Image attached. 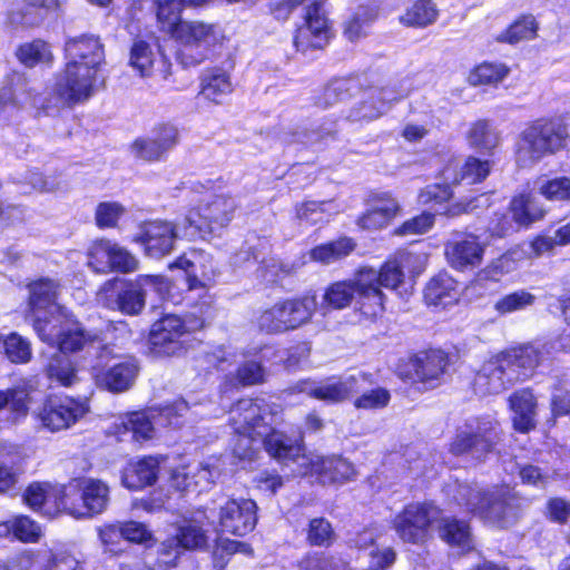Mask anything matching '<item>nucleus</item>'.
<instances>
[{
    "label": "nucleus",
    "mask_w": 570,
    "mask_h": 570,
    "mask_svg": "<svg viewBox=\"0 0 570 570\" xmlns=\"http://www.w3.org/2000/svg\"><path fill=\"white\" fill-rule=\"evenodd\" d=\"M278 412L279 406L271 405L263 399L239 400L230 409L228 419L236 434L234 454L240 460H250L255 443L262 440L267 453L281 462L297 455L301 450L298 438H289L276 430L269 432V425L275 422Z\"/></svg>",
    "instance_id": "obj_1"
},
{
    "label": "nucleus",
    "mask_w": 570,
    "mask_h": 570,
    "mask_svg": "<svg viewBox=\"0 0 570 570\" xmlns=\"http://www.w3.org/2000/svg\"><path fill=\"white\" fill-rule=\"evenodd\" d=\"M67 63L57 77L49 98H45L46 110L72 107L87 101L95 92L97 71L104 62L102 45L97 37L80 36L66 42Z\"/></svg>",
    "instance_id": "obj_2"
},
{
    "label": "nucleus",
    "mask_w": 570,
    "mask_h": 570,
    "mask_svg": "<svg viewBox=\"0 0 570 570\" xmlns=\"http://www.w3.org/2000/svg\"><path fill=\"white\" fill-rule=\"evenodd\" d=\"M59 285L38 278V336L61 352H77L96 338L86 333L73 315L58 303Z\"/></svg>",
    "instance_id": "obj_3"
},
{
    "label": "nucleus",
    "mask_w": 570,
    "mask_h": 570,
    "mask_svg": "<svg viewBox=\"0 0 570 570\" xmlns=\"http://www.w3.org/2000/svg\"><path fill=\"white\" fill-rule=\"evenodd\" d=\"M492 161L481 160L476 157H468L464 164L459 167L456 164H449L441 171L443 184H434L422 189L417 196V203L423 206L433 205L440 208L435 210L449 217L471 213L479 207L489 206V195L481 194L469 200H460L450 205L445 204L452 198L451 185H458L463 180L469 184L483 181L490 174Z\"/></svg>",
    "instance_id": "obj_4"
},
{
    "label": "nucleus",
    "mask_w": 570,
    "mask_h": 570,
    "mask_svg": "<svg viewBox=\"0 0 570 570\" xmlns=\"http://www.w3.org/2000/svg\"><path fill=\"white\" fill-rule=\"evenodd\" d=\"M189 193L194 205L184 217V235L187 238H205L230 223L237 204L222 183H193Z\"/></svg>",
    "instance_id": "obj_5"
},
{
    "label": "nucleus",
    "mask_w": 570,
    "mask_h": 570,
    "mask_svg": "<svg viewBox=\"0 0 570 570\" xmlns=\"http://www.w3.org/2000/svg\"><path fill=\"white\" fill-rule=\"evenodd\" d=\"M428 257L422 253L400 252L387 259L379 271L372 267L358 269V282L363 289L364 308L377 317L384 312L385 295L381 287L396 289L404 283L405 276L415 277L426 266Z\"/></svg>",
    "instance_id": "obj_6"
},
{
    "label": "nucleus",
    "mask_w": 570,
    "mask_h": 570,
    "mask_svg": "<svg viewBox=\"0 0 570 570\" xmlns=\"http://www.w3.org/2000/svg\"><path fill=\"white\" fill-rule=\"evenodd\" d=\"M170 38L177 43V60L187 68L212 58L225 40L217 24L188 20L180 23Z\"/></svg>",
    "instance_id": "obj_7"
},
{
    "label": "nucleus",
    "mask_w": 570,
    "mask_h": 570,
    "mask_svg": "<svg viewBox=\"0 0 570 570\" xmlns=\"http://www.w3.org/2000/svg\"><path fill=\"white\" fill-rule=\"evenodd\" d=\"M566 127L552 119H539L521 131L515 144L517 161L522 167L532 166L566 146Z\"/></svg>",
    "instance_id": "obj_8"
},
{
    "label": "nucleus",
    "mask_w": 570,
    "mask_h": 570,
    "mask_svg": "<svg viewBox=\"0 0 570 570\" xmlns=\"http://www.w3.org/2000/svg\"><path fill=\"white\" fill-rule=\"evenodd\" d=\"M170 282L158 275H141L134 283H107L99 293L101 302L126 314H138L145 305V296L155 293L160 299H169Z\"/></svg>",
    "instance_id": "obj_9"
},
{
    "label": "nucleus",
    "mask_w": 570,
    "mask_h": 570,
    "mask_svg": "<svg viewBox=\"0 0 570 570\" xmlns=\"http://www.w3.org/2000/svg\"><path fill=\"white\" fill-rule=\"evenodd\" d=\"M459 505L487 523L505 528L517 519L514 497L509 489L482 491L470 485H459L455 497Z\"/></svg>",
    "instance_id": "obj_10"
},
{
    "label": "nucleus",
    "mask_w": 570,
    "mask_h": 570,
    "mask_svg": "<svg viewBox=\"0 0 570 570\" xmlns=\"http://www.w3.org/2000/svg\"><path fill=\"white\" fill-rule=\"evenodd\" d=\"M189 411L184 400L164 409H148L120 417L114 423L112 433L120 440L130 435L137 442L147 441L156 435L159 426H178V419Z\"/></svg>",
    "instance_id": "obj_11"
},
{
    "label": "nucleus",
    "mask_w": 570,
    "mask_h": 570,
    "mask_svg": "<svg viewBox=\"0 0 570 570\" xmlns=\"http://www.w3.org/2000/svg\"><path fill=\"white\" fill-rule=\"evenodd\" d=\"M316 306V296L313 294H307L297 299L278 302L261 314L258 325L268 333L295 330L309 322Z\"/></svg>",
    "instance_id": "obj_12"
},
{
    "label": "nucleus",
    "mask_w": 570,
    "mask_h": 570,
    "mask_svg": "<svg viewBox=\"0 0 570 570\" xmlns=\"http://www.w3.org/2000/svg\"><path fill=\"white\" fill-rule=\"evenodd\" d=\"M204 510H197L191 518L180 527L176 538L164 541L159 548L158 562L166 569L177 566L184 550H196L207 547L208 538L203 524L208 521Z\"/></svg>",
    "instance_id": "obj_13"
},
{
    "label": "nucleus",
    "mask_w": 570,
    "mask_h": 570,
    "mask_svg": "<svg viewBox=\"0 0 570 570\" xmlns=\"http://www.w3.org/2000/svg\"><path fill=\"white\" fill-rule=\"evenodd\" d=\"M498 423L488 421H471L460 428L450 443V452L455 455H469L482 460L491 453L498 439Z\"/></svg>",
    "instance_id": "obj_14"
},
{
    "label": "nucleus",
    "mask_w": 570,
    "mask_h": 570,
    "mask_svg": "<svg viewBox=\"0 0 570 570\" xmlns=\"http://www.w3.org/2000/svg\"><path fill=\"white\" fill-rule=\"evenodd\" d=\"M128 63L144 79L163 81L171 75V62L155 39H135Z\"/></svg>",
    "instance_id": "obj_15"
},
{
    "label": "nucleus",
    "mask_w": 570,
    "mask_h": 570,
    "mask_svg": "<svg viewBox=\"0 0 570 570\" xmlns=\"http://www.w3.org/2000/svg\"><path fill=\"white\" fill-rule=\"evenodd\" d=\"M440 514L441 511L432 503H411L394 518L393 529L403 542L420 544L428 539L429 528Z\"/></svg>",
    "instance_id": "obj_16"
},
{
    "label": "nucleus",
    "mask_w": 570,
    "mask_h": 570,
    "mask_svg": "<svg viewBox=\"0 0 570 570\" xmlns=\"http://www.w3.org/2000/svg\"><path fill=\"white\" fill-rule=\"evenodd\" d=\"M286 461L296 462L298 474L313 476L322 484L341 483L354 475V468L348 461L336 456L305 455L302 454V449L297 455L288 456Z\"/></svg>",
    "instance_id": "obj_17"
},
{
    "label": "nucleus",
    "mask_w": 570,
    "mask_h": 570,
    "mask_svg": "<svg viewBox=\"0 0 570 570\" xmlns=\"http://www.w3.org/2000/svg\"><path fill=\"white\" fill-rule=\"evenodd\" d=\"M184 218L177 224L168 220L146 222L139 227L134 242L144 247V252L151 258H161L170 254L176 239L184 235Z\"/></svg>",
    "instance_id": "obj_18"
},
{
    "label": "nucleus",
    "mask_w": 570,
    "mask_h": 570,
    "mask_svg": "<svg viewBox=\"0 0 570 570\" xmlns=\"http://www.w3.org/2000/svg\"><path fill=\"white\" fill-rule=\"evenodd\" d=\"M364 381L365 375L362 373L331 376L320 382L301 381L294 386V390L324 403L336 404L350 399L360 390L361 382Z\"/></svg>",
    "instance_id": "obj_19"
},
{
    "label": "nucleus",
    "mask_w": 570,
    "mask_h": 570,
    "mask_svg": "<svg viewBox=\"0 0 570 570\" xmlns=\"http://www.w3.org/2000/svg\"><path fill=\"white\" fill-rule=\"evenodd\" d=\"M218 509V525L223 532L245 535L252 532L257 523V504L245 498H220L215 502Z\"/></svg>",
    "instance_id": "obj_20"
},
{
    "label": "nucleus",
    "mask_w": 570,
    "mask_h": 570,
    "mask_svg": "<svg viewBox=\"0 0 570 570\" xmlns=\"http://www.w3.org/2000/svg\"><path fill=\"white\" fill-rule=\"evenodd\" d=\"M405 95V91L399 90L394 86L368 87L361 92L360 98L353 104L347 119L353 122L375 120Z\"/></svg>",
    "instance_id": "obj_21"
},
{
    "label": "nucleus",
    "mask_w": 570,
    "mask_h": 570,
    "mask_svg": "<svg viewBox=\"0 0 570 570\" xmlns=\"http://www.w3.org/2000/svg\"><path fill=\"white\" fill-rule=\"evenodd\" d=\"M89 411L86 400H77L67 395H51L38 414L45 428L51 431L67 429L83 417Z\"/></svg>",
    "instance_id": "obj_22"
},
{
    "label": "nucleus",
    "mask_w": 570,
    "mask_h": 570,
    "mask_svg": "<svg viewBox=\"0 0 570 570\" xmlns=\"http://www.w3.org/2000/svg\"><path fill=\"white\" fill-rule=\"evenodd\" d=\"M520 380L517 370L510 366L503 353L487 360L474 379L475 392L481 395L499 394Z\"/></svg>",
    "instance_id": "obj_23"
},
{
    "label": "nucleus",
    "mask_w": 570,
    "mask_h": 570,
    "mask_svg": "<svg viewBox=\"0 0 570 570\" xmlns=\"http://www.w3.org/2000/svg\"><path fill=\"white\" fill-rule=\"evenodd\" d=\"M324 0H305V22L298 27L294 45L299 51L323 48L330 37L327 19L322 12Z\"/></svg>",
    "instance_id": "obj_24"
},
{
    "label": "nucleus",
    "mask_w": 570,
    "mask_h": 570,
    "mask_svg": "<svg viewBox=\"0 0 570 570\" xmlns=\"http://www.w3.org/2000/svg\"><path fill=\"white\" fill-rule=\"evenodd\" d=\"M358 282V271L352 278L332 283L328 285L323 294L321 309L325 314L332 309H344L352 303L354 311L358 313L364 320L373 321L377 318L376 314H368L364 308L363 289H361Z\"/></svg>",
    "instance_id": "obj_25"
},
{
    "label": "nucleus",
    "mask_w": 570,
    "mask_h": 570,
    "mask_svg": "<svg viewBox=\"0 0 570 570\" xmlns=\"http://www.w3.org/2000/svg\"><path fill=\"white\" fill-rule=\"evenodd\" d=\"M77 487V483L70 482L66 485L38 483V513L52 518L65 512L79 519L83 511L72 499Z\"/></svg>",
    "instance_id": "obj_26"
},
{
    "label": "nucleus",
    "mask_w": 570,
    "mask_h": 570,
    "mask_svg": "<svg viewBox=\"0 0 570 570\" xmlns=\"http://www.w3.org/2000/svg\"><path fill=\"white\" fill-rule=\"evenodd\" d=\"M169 268H179L185 273L189 289L210 287L217 276V266L212 255L200 249L184 253Z\"/></svg>",
    "instance_id": "obj_27"
},
{
    "label": "nucleus",
    "mask_w": 570,
    "mask_h": 570,
    "mask_svg": "<svg viewBox=\"0 0 570 570\" xmlns=\"http://www.w3.org/2000/svg\"><path fill=\"white\" fill-rule=\"evenodd\" d=\"M220 475L219 459L198 464L181 465L173 470L169 483L180 493L206 489Z\"/></svg>",
    "instance_id": "obj_28"
},
{
    "label": "nucleus",
    "mask_w": 570,
    "mask_h": 570,
    "mask_svg": "<svg viewBox=\"0 0 570 570\" xmlns=\"http://www.w3.org/2000/svg\"><path fill=\"white\" fill-rule=\"evenodd\" d=\"M178 130L175 126L164 124L156 127L150 135L137 138L131 145L135 157L146 161H157L177 144Z\"/></svg>",
    "instance_id": "obj_29"
},
{
    "label": "nucleus",
    "mask_w": 570,
    "mask_h": 570,
    "mask_svg": "<svg viewBox=\"0 0 570 570\" xmlns=\"http://www.w3.org/2000/svg\"><path fill=\"white\" fill-rule=\"evenodd\" d=\"M186 334L184 321L177 315L168 314L153 325L150 343L158 353L173 355L181 350V338Z\"/></svg>",
    "instance_id": "obj_30"
},
{
    "label": "nucleus",
    "mask_w": 570,
    "mask_h": 570,
    "mask_svg": "<svg viewBox=\"0 0 570 570\" xmlns=\"http://www.w3.org/2000/svg\"><path fill=\"white\" fill-rule=\"evenodd\" d=\"M70 483H77V490L72 495L83 514L79 519L90 518L102 513L109 503V487L97 479H73Z\"/></svg>",
    "instance_id": "obj_31"
},
{
    "label": "nucleus",
    "mask_w": 570,
    "mask_h": 570,
    "mask_svg": "<svg viewBox=\"0 0 570 570\" xmlns=\"http://www.w3.org/2000/svg\"><path fill=\"white\" fill-rule=\"evenodd\" d=\"M112 363L104 368H96L94 377L98 386L114 393L128 390L137 375L138 366L134 358L112 357Z\"/></svg>",
    "instance_id": "obj_32"
},
{
    "label": "nucleus",
    "mask_w": 570,
    "mask_h": 570,
    "mask_svg": "<svg viewBox=\"0 0 570 570\" xmlns=\"http://www.w3.org/2000/svg\"><path fill=\"white\" fill-rule=\"evenodd\" d=\"M401 212L399 202L389 193L371 196L366 212L357 219L363 229L376 230L386 227Z\"/></svg>",
    "instance_id": "obj_33"
},
{
    "label": "nucleus",
    "mask_w": 570,
    "mask_h": 570,
    "mask_svg": "<svg viewBox=\"0 0 570 570\" xmlns=\"http://www.w3.org/2000/svg\"><path fill=\"white\" fill-rule=\"evenodd\" d=\"M485 245L472 234L449 242L445 245V255L449 264L458 269L465 271L479 266L483 259Z\"/></svg>",
    "instance_id": "obj_34"
},
{
    "label": "nucleus",
    "mask_w": 570,
    "mask_h": 570,
    "mask_svg": "<svg viewBox=\"0 0 570 570\" xmlns=\"http://www.w3.org/2000/svg\"><path fill=\"white\" fill-rule=\"evenodd\" d=\"M525 256L527 253L522 248H511L482 268L468 287V291L475 293L485 282H500L503 277L517 271L520 262L525 259Z\"/></svg>",
    "instance_id": "obj_35"
},
{
    "label": "nucleus",
    "mask_w": 570,
    "mask_h": 570,
    "mask_svg": "<svg viewBox=\"0 0 570 570\" xmlns=\"http://www.w3.org/2000/svg\"><path fill=\"white\" fill-rule=\"evenodd\" d=\"M161 458L144 456L129 461L121 472V484L129 490L153 485L160 471Z\"/></svg>",
    "instance_id": "obj_36"
},
{
    "label": "nucleus",
    "mask_w": 570,
    "mask_h": 570,
    "mask_svg": "<svg viewBox=\"0 0 570 570\" xmlns=\"http://www.w3.org/2000/svg\"><path fill=\"white\" fill-rule=\"evenodd\" d=\"M410 366L413 371V374L407 375L410 380L434 387L445 370L446 357L442 351H431L416 355L410 361Z\"/></svg>",
    "instance_id": "obj_37"
},
{
    "label": "nucleus",
    "mask_w": 570,
    "mask_h": 570,
    "mask_svg": "<svg viewBox=\"0 0 570 570\" xmlns=\"http://www.w3.org/2000/svg\"><path fill=\"white\" fill-rule=\"evenodd\" d=\"M460 289L458 282L448 273L434 276L425 286L424 299L428 305L446 308L459 302Z\"/></svg>",
    "instance_id": "obj_38"
},
{
    "label": "nucleus",
    "mask_w": 570,
    "mask_h": 570,
    "mask_svg": "<svg viewBox=\"0 0 570 570\" xmlns=\"http://www.w3.org/2000/svg\"><path fill=\"white\" fill-rule=\"evenodd\" d=\"M233 91L229 73L220 67L207 68L200 76L199 97L219 105Z\"/></svg>",
    "instance_id": "obj_39"
},
{
    "label": "nucleus",
    "mask_w": 570,
    "mask_h": 570,
    "mask_svg": "<svg viewBox=\"0 0 570 570\" xmlns=\"http://www.w3.org/2000/svg\"><path fill=\"white\" fill-rule=\"evenodd\" d=\"M512 422L519 432H528L535 426L537 401L529 390H520L509 397Z\"/></svg>",
    "instance_id": "obj_40"
},
{
    "label": "nucleus",
    "mask_w": 570,
    "mask_h": 570,
    "mask_svg": "<svg viewBox=\"0 0 570 570\" xmlns=\"http://www.w3.org/2000/svg\"><path fill=\"white\" fill-rule=\"evenodd\" d=\"M543 345L528 344L503 352V355L509 356L510 366L517 370L520 380H524L543 360Z\"/></svg>",
    "instance_id": "obj_41"
},
{
    "label": "nucleus",
    "mask_w": 570,
    "mask_h": 570,
    "mask_svg": "<svg viewBox=\"0 0 570 570\" xmlns=\"http://www.w3.org/2000/svg\"><path fill=\"white\" fill-rule=\"evenodd\" d=\"M466 140L471 148L481 154L492 155L500 145L501 137L497 128L485 120L472 124L466 132Z\"/></svg>",
    "instance_id": "obj_42"
},
{
    "label": "nucleus",
    "mask_w": 570,
    "mask_h": 570,
    "mask_svg": "<svg viewBox=\"0 0 570 570\" xmlns=\"http://www.w3.org/2000/svg\"><path fill=\"white\" fill-rule=\"evenodd\" d=\"M341 206L334 200L304 202L296 207V217L309 225L326 223L334 215L338 214Z\"/></svg>",
    "instance_id": "obj_43"
},
{
    "label": "nucleus",
    "mask_w": 570,
    "mask_h": 570,
    "mask_svg": "<svg viewBox=\"0 0 570 570\" xmlns=\"http://www.w3.org/2000/svg\"><path fill=\"white\" fill-rule=\"evenodd\" d=\"M23 87V78L16 76L11 82L0 88V121H10L16 116L20 106L24 102L21 97Z\"/></svg>",
    "instance_id": "obj_44"
},
{
    "label": "nucleus",
    "mask_w": 570,
    "mask_h": 570,
    "mask_svg": "<svg viewBox=\"0 0 570 570\" xmlns=\"http://www.w3.org/2000/svg\"><path fill=\"white\" fill-rule=\"evenodd\" d=\"M510 73V68L503 62H482L475 66L468 76L471 86H498Z\"/></svg>",
    "instance_id": "obj_45"
},
{
    "label": "nucleus",
    "mask_w": 570,
    "mask_h": 570,
    "mask_svg": "<svg viewBox=\"0 0 570 570\" xmlns=\"http://www.w3.org/2000/svg\"><path fill=\"white\" fill-rule=\"evenodd\" d=\"M21 463L22 458L13 446L0 444V493L14 485Z\"/></svg>",
    "instance_id": "obj_46"
},
{
    "label": "nucleus",
    "mask_w": 570,
    "mask_h": 570,
    "mask_svg": "<svg viewBox=\"0 0 570 570\" xmlns=\"http://www.w3.org/2000/svg\"><path fill=\"white\" fill-rule=\"evenodd\" d=\"M354 249V240L348 237H343L314 247L309 252V258L317 263L332 264L348 256Z\"/></svg>",
    "instance_id": "obj_47"
},
{
    "label": "nucleus",
    "mask_w": 570,
    "mask_h": 570,
    "mask_svg": "<svg viewBox=\"0 0 570 570\" xmlns=\"http://www.w3.org/2000/svg\"><path fill=\"white\" fill-rule=\"evenodd\" d=\"M440 537L450 546L462 550L472 548V535L468 523L455 519H443L439 527Z\"/></svg>",
    "instance_id": "obj_48"
},
{
    "label": "nucleus",
    "mask_w": 570,
    "mask_h": 570,
    "mask_svg": "<svg viewBox=\"0 0 570 570\" xmlns=\"http://www.w3.org/2000/svg\"><path fill=\"white\" fill-rule=\"evenodd\" d=\"M379 16L377 8L372 4L361 6L347 21L344 35L350 41H356L366 36L367 29Z\"/></svg>",
    "instance_id": "obj_49"
},
{
    "label": "nucleus",
    "mask_w": 570,
    "mask_h": 570,
    "mask_svg": "<svg viewBox=\"0 0 570 570\" xmlns=\"http://www.w3.org/2000/svg\"><path fill=\"white\" fill-rule=\"evenodd\" d=\"M538 23L532 16H522L497 36V41L517 43L533 39L537 35Z\"/></svg>",
    "instance_id": "obj_50"
},
{
    "label": "nucleus",
    "mask_w": 570,
    "mask_h": 570,
    "mask_svg": "<svg viewBox=\"0 0 570 570\" xmlns=\"http://www.w3.org/2000/svg\"><path fill=\"white\" fill-rule=\"evenodd\" d=\"M511 212L513 222L518 226H528L531 223L543 217L544 212L537 206L530 195L521 194L515 196L511 202Z\"/></svg>",
    "instance_id": "obj_51"
},
{
    "label": "nucleus",
    "mask_w": 570,
    "mask_h": 570,
    "mask_svg": "<svg viewBox=\"0 0 570 570\" xmlns=\"http://www.w3.org/2000/svg\"><path fill=\"white\" fill-rule=\"evenodd\" d=\"M115 242L106 238L92 242L88 248V265L98 273L111 272Z\"/></svg>",
    "instance_id": "obj_52"
},
{
    "label": "nucleus",
    "mask_w": 570,
    "mask_h": 570,
    "mask_svg": "<svg viewBox=\"0 0 570 570\" xmlns=\"http://www.w3.org/2000/svg\"><path fill=\"white\" fill-rule=\"evenodd\" d=\"M438 11L430 0H419L401 17V22L409 27H426L436 20Z\"/></svg>",
    "instance_id": "obj_53"
},
{
    "label": "nucleus",
    "mask_w": 570,
    "mask_h": 570,
    "mask_svg": "<svg viewBox=\"0 0 570 570\" xmlns=\"http://www.w3.org/2000/svg\"><path fill=\"white\" fill-rule=\"evenodd\" d=\"M535 299L537 298L532 293L525 289H519L499 298L494 303L493 308L499 315L504 316L524 311L532 306L535 303Z\"/></svg>",
    "instance_id": "obj_54"
},
{
    "label": "nucleus",
    "mask_w": 570,
    "mask_h": 570,
    "mask_svg": "<svg viewBox=\"0 0 570 570\" xmlns=\"http://www.w3.org/2000/svg\"><path fill=\"white\" fill-rule=\"evenodd\" d=\"M155 3L159 28L171 37L178 26L185 21L180 18L181 3L175 0H155Z\"/></svg>",
    "instance_id": "obj_55"
},
{
    "label": "nucleus",
    "mask_w": 570,
    "mask_h": 570,
    "mask_svg": "<svg viewBox=\"0 0 570 570\" xmlns=\"http://www.w3.org/2000/svg\"><path fill=\"white\" fill-rule=\"evenodd\" d=\"M253 552L250 546L246 542L219 538L214 549V566L218 570H223L226 566L225 556L242 553L250 556Z\"/></svg>",
    "instance_id": "obj_56"
},
{
    "label": "nucleus",
    "mask_w": 570,
    "mask_h": 570,
    "mask_svg": "<svg viewBox=\"0 0 570 570\" xmlns=\"http://www.w3.org/2000/svg\"><path fill=\"white\" fill-rule=\"evenodd\" d=\"M263 376L264 372L258 363L245 362L244 364L237 367L236 377L232 379L229 383L225 384L223 393L227 392L229 384L233 387H236L238 384L253 385L262 382Z\"/></svg>",
    "instance_id": "obj_57"
},
{
    "label": "nucleus",
    "mask_w": 570,
    "mask_h": 570,
    "mask_svg": "<svg viewBox=\"0 0 570 570\" xmlns=\"http://www.w3.org/2000/svg\"><path fill=\"white\" fill-rule=\"evenodd\" d=\"M36 19L35 0H18L9 13V22L16 28H32Z\"/></svg>",
    "instance_id": "obj_58"
},
{
    "label": "nucleus",
    "mask_w": 570,
    "mask_h": 570,
    "mask_svg": "<svg viewBox=\"0 0 570 570\" xmlns=\"http://www.w3.org/2000/svg\"><path fill=\"white\" fill-rule=\"evenodd\" d=\"M125 212V207L117 202L100 203L95 213L96 223L100 228L115 227Z\"/></svg>",
    "instance_id": "obj_59"
},
{
    "label": "nucleus",
    "mask_w": 570,
    "mask_h": 570,
    "mask_svg": "<svg viewBox=\"0 0 570 570\" xmlns=\"http://www.w3.org/2000/svg\"><path fill=\"white\" fill-rule=\"evenodd\" d=\"M4 352L12 363H24L31 358L30 343L17 334L9 335L4 342Z\"/></svg>",
    "instance_id": "obj_60"
},
{
    "label": "nucleus",
    "mask_w": 570,
    "mask_h": 570,
    "mask_svg": "<svg viewBox=\"0 0 570 570\" xmlns=\"http://www.w3.org/2000/svg\"><path fill=\"white\" fill-rule=\"evenodd\" d=\"M122 525V539L138 543V544H153L155 542V538L149 528L138 521H126L121 522Z\"/></svg>",
    "instance_id": "obj_61"
},
{
    "label": "nucleus",
    "mask_w": 570,
    "mask_h": 570,
    "mask_svg": "<svg viewBox=\"0 0 570 570\" xmlns=\"http://www.w3.org/2000/svg\"><path fill=\"white\" fill-rule=\"evenodd\" d=\"M4 392L9 396V403L7 405L10 406L11 411L18 416L24 415L31 400L30 394L32 392V385L22 383Z\"/></svg>",
    "instance_id": "obj_62"
},
{
    "label": "nucleus",
    "mask_w": 570,
    "mask_h": 570,
    "mask_svg": "<svg viewBox=\"0 0 570 570\" xmlns=\"http://www.w3.org/2000/svg\"><path fill=\"white\" fill-rule=\"evenodd\" d=\"M434 225V214L424 212L406 222H404L395 234L401 236L421 235L429 232Z\"/></svg>",
    "instance_id": "obj_63"
},
{
    "label": "nucleus",
    "mask_w": 570,
    "mask_h": 570,
    "mask_svg": "<svg viewBox=\"0 0 570 570\" xmlns=\"http://www.w3.org/2000/svg\"><path fill=\"white\" fill-rule=\"evenodd\" d=\"M539 190L547 199L568 200L570 199V179L560 177L543 181Z\"/></svg>",
    "instance_id": "obj_64"
}]
</instances>
